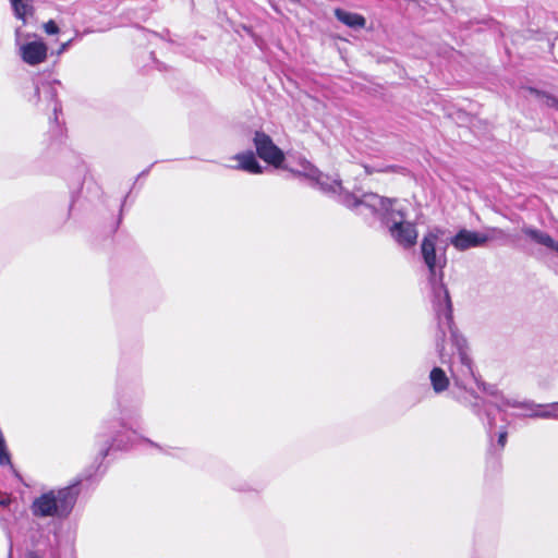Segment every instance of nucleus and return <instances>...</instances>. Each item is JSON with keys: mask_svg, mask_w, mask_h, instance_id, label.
<instances>
[{"mask_svg": "<svg viewBox=\"0 0 558 558\" xmlns=\"http://www.w3.org/2000/svg\"><path fill=\"white\" fill-rule=\"evenodd\" d=\"M477 387L486 395H489V396H493L496 398L495 402H494V407L498 410L497 408V403L499 404H502L505 402V400H508L507 398H504V397H499L497 395V389L495 388V386H492V385H488L484 381H481L478 380V383H476Z\"/></svg>", "mask_w": 558, "mask_h": 558, "instance_id": "nucleus-17", "label": "nucleus"}, {"mask_svg": "<svg viewBox=\"0 0 558 558\" xmlns=\"http://www.w3.org/2000/svg\"><path fill=\"white\" fill-rule=\"evenodd\" d=\"M531 94L535 96V98L541 101L543 105L555 108L558 110V99L554 96L547 95L536 89H530Z\"/></svg>", "mask_w": 558, "mask_h": 558, "instance_id": "nucleus-16", "label": "nucleus"}, {"mask_svg": "<svg viewBox=\"0 0 558 558\" xmlns=\"http://www.w3.org/2000/svg\"><path fill=\"white\" fill-rule=\"evenodd\" d=\"M548 412L542 413L544 420H558V402L547 403Z\"/></svg>", "mask_w": 558, "mask_h": 558, "instance_id": "nucleus-18", "label": "nucleus"}, {"mask_svg": "<svg viewBox=\"0 0 558 558\" xmlns=\"http://www.w3.org/2000/svg\"><path fill=\"white\" fill-rule=\"evenodd\" d=\"M253 142L256 153L260 159L274 167H280L282 165L284 154L277 145H275L269 135L257 131L255 132Z\"/></svg>", "mask_w": 558, "mask_h": 558, "instance_id": "nucleus-7", "label": "nucleus"}, {"mask_svg": "<svg viewBox=\"0 0 558 558\" xmlns=\"http://www.w3.org/2000/svg\"><path fill=\"white\" fill-rule=\"evenodd\" d=\"M234 159L239 162L234 169L243 170L254 174L263 172V167L259 165L254 153L251 150L236 154Z\"/></svg>", "mask_w": 558, "mask_h": 558, "instance_id": "nucleus-13", "label": "nucleus"}, {"mask_svg": "<svg viewBox=\"0 0 558 558\" xmlns=\"http://www.w3.org/2000/svg\"><path fill=\"white\" fill-rule=\"evenodd\" d=\"M437 232L430 231L425 234L421 243V254L429 271V281L433 288V308L437 324L444 330L445 327L450 328L452 306L449 292L442 284L444 268L447 265V257L445 250L437 253Z\"/></svg>", "mask_w": 558, "mask_h": 558, "instance_id": "nucleus-4", "label": "nucleus"}, {"mask_svg": "<svg viewBox=\"0 0 558 558\" xmlns=\"http://www.w3.org/2000/svg\"><path fill=\"white\" fill-rule=\"evenodd\" d=\"M11 4L14 10V14L17 19L26 23V17L33 14L32 0H11Z\"/></svg>", "mask_w": 558, "mask_h": 558, "instance_id": "nucleus-15", "label": "nucleus"}, {"mask_svg": "<svg viewBox=\"0 0 558 558\" xmlns=\"http://www.w3.org/2000/svg\"><path fill=\"white\" fill-rule=\"evenodd\" d=\"M522 231L535 243L544 245L554 252L549 260L556 271H558V242H556L548 233L532 227H524Z\"/></svg>", "mask_w": 558, "mask_h": 558, "instance_id": "nucleus-10", "label": "nucleus"}, {"mask_svg": "<svg viewBox=\"0 0 558 558\" xmlns=\"http://www.w3.org/2000/svg\"><path fill=\"white\" fill-rule=\"evenodd\" d=\"M19 54L23 62L31 66H36L46 61L48 56V46L41 39L27 43H19Z\"/></svg>", "mask_w": 558, "mask_h": 558, "instance_id": "nucleus-8", "label": "nucleus"}, {"mask_svg": "<svg viewBox=\"0 0 558 558\" xmlns=\"http://www.w3.org/2000/svg\"><path fill=\"white\" fill-rule=\"evenodd\" d=\"M487 241L488 236L483 233L462 229L451 238L450 243L458 251H465L471 247L482 246Z\"/></svg>", "mask_w": 558, "mask_h": 558, "instance_id": "nucleus-9", "label": "nucleus"}, {"mask_svg": "<svg viewBox=\"0 0 558 558\" xmlns=\"http://www.w3.org/2000/svg\"><path fill=\"white\" fill-rule=\"evenodd\" d=\"M498 411H504L506 408H522L530 410V413L526 414L527 417L533 418H543L542 413L548 412L547 404H538L533 401H523L519 402L515 400H505L502 404L497 403Z\"/></svg>", "mask_w": 558, "mask_h": 558, "instance_id": "nucleus-12", "label": "nucleus"}, {"mask_svg": "<svg viewBox=\"0 0 558 558\" xmlns=\"http://www.w3.org/2000/svg\"><path fill=\"white\" fill-rule=\"evenodd\" d=\"M336 17L343 24L352 28H362L365 26V19L356 13H351L341 9L335 10Z\"/></svg>", "mask_w": 558, "mask_h": 558, "instance_id": "nucleus-14", "label": "nucleus"}, {"mask_svg": "<svg viewBox=\"0 0 558 558\" xmlns=\"http://www.w3.org/2000/svg\"><path fill=\"white\" fill-rule=\"evenodd\" d=\"M61 83L58 80H47L37 84L35 88L34 104L44 111H52L54 121H58V112L61 111V105L58 100V90Z\"/></svg>", "mask_w": 558, "mask_h": 558, "instance_id": "nucleus-6", "label": "nucleus"}, {"mask_svg": "<svg viewBox=\"0 0 558 558\" xmlns=\"http://www.w3.org/2000/svg\"><path fill=\"white\" fill-rule=\"evenodd\" d=\"M11 499L9 496H3L0 498V506L7 507L9 506Z\"/></svg>", "mask_w": 558, "mask_h": 558, "instance_id": "nucleus-22", "label": "nucleus"}, {"mask_svg": "<svg viewBox=\"0 0 558 558\" xmlns=\"http://www.w3.org/2000/svg\"><path fill=\"white\" fill-rule=\"evenodd\" d=\"M430 387L436 395H442L446 391H451V375L440 366H434L428 375Z\"/></svg>", "mask_w": 558, "mask_h": 558, "instance_id": "nucleus-11", "label": "nucleus"}, {"mask_svg": "<svg viewBox=\"0 0 558 558\" xmlns=\"http://www.w3.org/2000/svg\"><path fill=\"white\" fill-rule=\"evenodd\" d=\"M507 436H508V433L506 430V428H502L499 434H498V439H497V444L498 446L502 449L507 442Z\"/></svg>", "mask_w": 558, "mask_h": 558, "instance_id": "nucleus-20", "label": "nucleus"}, {"mask_svg": "<svg viewBox=\"0 0 558 558\" xmlns=\"http://www.w3.org/2000/svg\"><path fill=\"white\" fill-rule=\"evenodd\" d=\"M301 173L311 179L324 193L337 194L338 201L360 215L371 214L380 217L390 236L403 248L415 245L417 230L413 222L407 221V213L395 198L381 197L375 193H365L361 197L343 191L340 180L322 173L308 161L302 165Z\"/></svg>", "mask_w": 558, "mask_h": 558, "instance_id": "nucleus-1", "label": "nucleus"}, {"mask_svg": "<svg viewBox=\"0 0 558 558\" xmlns=\"http://www.w3.org/2000/svg\"><path fill=\"white\" fill-rule=\"evenodd\" d=\"M45 553L39 549H31L25 554V558H44Z\"/></svg>", "mask_w": 558, "mask_h": 558, "instance_id": "nucleus-21", "label": "nucleus"}, {"mask_svg": "<svg viewBox=\"0 0 558 558\" xmlns=\"http://www.w3.org/2000/svg\"><path fill=\"white\" fill-rule=\"evenodd\" d=\"M44 29L49 35H54L59 32V27L54 21L50 20L44 24Z\"/></svg>", "mask_w": 558, "mask_h": 558, "instance_id": "nucleus-19", "label": "nucleus"}, {"mask_svg": "<svg viewBox=\"0 0 558 558\" xmlns=\"http://www.w3.org/2000/svg\"><path fill=\"white\" fill-rule=\"evenodd\" d=\"M78 493L77 484L50 489L34 499L31 511L37 518L65 519L73 510Z\"/></svg>", "mask_w": 558, "mask_h": 558, "instance_id": "nucleus-5", "label": "nucleus"}, {"mask_svg": "<svg viewBox=\"0 0 558 558\" xmlns=\"http://www.w3.org/2000/svg\"><path fill=\"white\" fill-rule=\"evenodd\" d=\"M121 430L109 436L106 433L96 435L97 453L99 458L105 459L111 448L125 450L136 442H142L156 448L161 453L170 454L169 448H165L159 444L143 437L140 432L144 429L145 418L141 403L123 404L120 410Z\"/></svg>", "mask_w": 558, "mask_h": 558, "instance_id": "nucleus-3", "label": "nucleus"}, {"mask_svg": "<svg viewBox=\"0 0 558 558\" xmlns=\"http://www.w3.org/2000/svg\"><path fill=\"white\" fill-rule=\"evenodd\" d=\"M70 44H71V40H69V41H66V43L62 44V45H61V47H60V49H59V51H58V53H62L64 50H66V49H68V47L70 46Z\"/></svg>", "mask_w": 558, "mask_h": 558, "instance_id": "nucleus-23", "label": "nucleus"}, {"mask_svg": "<svg viewBox=\"0 0 558 558\" xmlns=\"http://www.w3.org/2000/svg\"><path fill=\"white\" fill-rule=\"evenodd\" d=\"M442 336L447 331L451 333V339L456 351L448 361V369L452 378L451 396L459 403L471 409V411L481 420L485 415L487 418V429L490 434L495 426V421L490 416L486 402L480 398L470 388V384L478 383V378L474 372V363L470 355V349L464 337L459 335L450 324V328L445 327L444 330L438 326Z\"/></svg>", "mask_w": 558, "mask_h": 558, "instance_id": "nucleus-2", "label": "nucleus"}]
</instances>
